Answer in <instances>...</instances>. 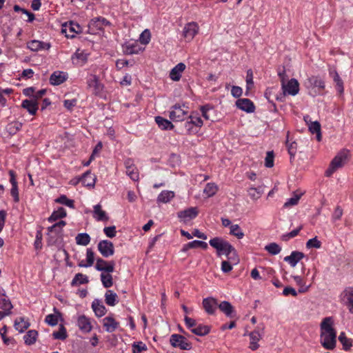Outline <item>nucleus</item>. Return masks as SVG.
Listing matches in <instances>:
<instances>
[{"label":"nucleus","mask_w":353,"mask_h":353,"mask_svg":"<svg viewBox=\"0 0 353 353\" xmlns=\"http://www.w3.org/2000/svg\"><path fill=\"white\" fill-rule=\"evenodd\" d=\"M54 314H48L45 319V322L50 326L57 325L59 319H61V314L59 311L54 308Z\"/></svg>","instance_id":"nucleus-29"},{"label":"nucleus","mask_w":353,"mask_h":353,"mask_svg":"<svg viewBox=\"0 0 353 353\" xmlns=\"http://www.w3.org/2000/svg\"><path fill=\"white\" fill-rule=\"evenodd\" d=\"M210 332V327L201 324H196V326L192 330V332L198 336H205Z\"/></svg>","instance_id":"nucleus-47"},{"label":"nucleus","mask_w":353,"mask_h":353,"mask_svg":"<svg viewBox=\"0 0 353 353\" xmlns=\"http://www.w3.org/2000/svg\"><path fill=\"white\" fill-rule=\"evenodd\" d=\"M55 202L68 206L70 208H74V201L68 199L65 195H61L59 198L55 199Z\"/></svg>","instance_id":"nucleus-51"},{"label":"nucleus","mask_w":353,"mask_h":353,"mask_svg":"<svg viewBox=\"0 0 353 353\" xmlns=\"http://www.w3.org/2000/svg\"><path fill=\"white\" fill-rule=\"evenodd\" d=\"M67 215L66 211L63 208H59L54 210L52 214L48 217V221L50 223L54 222L59 219L65 217Z\"/></svg>","instance_id":"nucleus-37"},{"label":"nucleus","mask_w":353,"mask_h":353,"mask_svg":"<svg viewBox=\"0 0 353 353\" xmlns=\"http://www.w3.org/2000/svg\"><path fill=\"white\" fill-rule=\"evenodd\" d=\"M265 326L263 324L257 325L256 328L249 333L250 348L252 350H256L259 347V341L262 338L264 333Z\"/></svg>","instance_id":"nucleus-7"},{"label":"nucleus","mask_w":353,"mask_h":353,"mask_svg":"<svg viewBox=\"0 0 353 353\" xmlns=\"http://www.w3.org/2000/svg\"><path fill=\"white\" fill-rule=\"evenodd\" d=\"M236 105L239 109L248 113H252L254 112L255 110L253 102L249 99H239L236 101Z\"/></svg>","instance_id":"nucleus-21"},{"label":"nucleus","mask_w":353,"mask_h":353,"mask_svg":"<svg viewBox=\"0 0 353 353\" xmlns=\"http://www.w3.org/2000/svg\"><path fill=\"white\" fill-rule=\"evenodd\" d=\"M185 68L186 66L183 63H179L170 70V78L174 81H179Z\"/></svg>","instance_id":"nucleus-25"},{"label":"nucleus","mask_w":353,"mask_h":353,"mask_svg":"<svg viewBox=\"0 0 353 353\" xmlns=\"http://www.w3.org/2000/svg\"><path fill=\"white\" fill-rule=\"evenodd\" d=\"M305 256L301 252L293 251L290 255L284 258V261L288 262L292 267H295L296 264Z\"/></svg>","instance_id":"nucleus-26"},{"label":"nucleus","mask_w":353,"mask_h":353,"mask_svg":"<svg viewBox=\"0 0 353 353\" xmlns=\"http://www.w3.org/2000/svg\"><path fill=\"white\" fill-rule=\"evenodd\" d=\"M102 324L105 332L110 333L116 331L119 327V323L111 316L103 318Z\"/></svg>","instance_id":"nucleus-19"},{"label":"nucleus","mask_w":353,"mask_h":353,"mask_svg":"<svg viewBox=\"0 0 353 353\" xmlns=\"http://www.w3.org/2000/svg\"><path fill=\"white\" fill-rule=\"evenodd\" d=\"M301 194H294L291 198L287 199V201L283 205V207L285 208H288L297 205L301 199Z\"/></svg>","instance_id":"nucleus-52"},{"label":"nucleus","mask_w":353,"mask_h":353,"mask_svg":"<svg viewBox=\"0 0 353 353\" xmlns=\"http://www.w3.org/2000/svg\"><path fill=\"white\" fill-rule=\"evenodd\" d=\"M170 343L172 347L181 350H189L192 348V343L185 336L177 334L170 336Z\"/></svg>","instance_id":"nucleus-8"},{"label":"nucleus","mask_w":353,"mask_h":353,"mask_svg":"<svg viewBox=\"0 0 353 353\" xmlns=\"http://www.w3.org/2000/svg\"><path fill=\"white\" fill-rule=\"evenodd\" d=\"M197 215L198 210L196 208L193 207L180 211L177 214L180 221L184 223H186L194 219Z\"/></svg>","instance_id":"nucleus-16"},{"label":"nucleus","mask_w":353,"mask_h":353,"mask_svg":"<svg viewBox=\"0 0 353 353\" xmlns=\"http://www.w3.org/2000/svg\"><path fill=\"white\" fill-rule=\"evenodd\" d=\"M333 81L336 83V90L340 94H342L344 92L343 88V82L339 75H335V77H332Z\"/></svg>","instance_id":"nucleus-59"},{"label":"nucleus","mask_w":353,"mask_h":353,"mask_svg":"<svg viewBox=\"0 0 353 353\" xmlns=\"http://www.w3.org/2000/svg\"><path fill=\"white\" fill-rule=\"evenodd\" d=\"M13 306L6 294L5 290L0 288V309L5 312H8V314H11V310Z\"/></svg>","instance_id":"nucleus-23"},{"label":"nucleus","mask_w":353,"mask_h":353,"mask_svg":"<svg viewBox=\"0 0 353 353\" xmlns=\"http://www.w3.org/2000/svg\"><path fill=\"white\" fill-rule=\"evenodd\" d=\"M350 158V152L347 149L340 150L332 160L329 168L326 170V176H331L338 169L343 168L347 163Z\"/></svg>","instance_id":"nucleus-3"},{"label":"nucleus","mask_w":353,"mask_h":353,"mask_svg":"<svg viewBox=\"0 0 353 353\" xmlns=\"http://www.w3.org/2000/svg\"><path fill=\"white\" fill-rule=\"evenodd\" d=\"M37 336H38V332L34 330H29L23 336V340L26 345H31L36 342Z\"/></svg>","instance_id":"nucleus-40"},{"label":"nucleus","mask_w":353,"mask_h":353,"mask_svg":"<svg viewBox=\"0 0 353 353\" xmlns=\"http://www.w3.org/2000/svg\"><path fill=\"white\" fill-rule=\"evenodd\" d=\"M263 193V189L262 186L257 188L250 187L248 190V194L250 199L253 201L258 200Z\"/></svg>","instance_id":"nucleus-36"},{"label":"nucleus","mask_w":353,"mask_h":353,"mask_svg":"<svg viewBox=\"0 0 353 353\" xmlns=\"http://www.w3.org/2000/svg\"><path fill=\"white\" fill-rule=\"evenodd\" d=\"M199 32V26L195 22L187 23L183 30V36L187 41H192Z\"/></svg>","instance_id":"nucleus-15"},{"label":"nucleus","mask_w":353,"mask_h":353,"mask_svg":"<svg viewBox=\"0 0 353 353\" xmlns=\"http://www.w3.org/2000/svg\"><path fill=\"white\" fill-rule=\"evenodd\" d=\"M89 53L85 50L77 49L72 55L71 60L74 65L83 66L88 61Z\"/></svg>","instance_id":"nucleus-17"},{"label":"nucleus","mask_w":353,"mask_h":353,"mask_svg":"<svg viewBox=\"0 0 353 353\" xmlns=\"http://www.w3.org/2000/svg\"><path fill=\"white\" fill-rule=\"evenodd\" d=\"M218 190L217 185L214 183H208L205 185L203 193L207 195L208 197L214 196Z\"/></svg>","instance_id":"nucleus-49"},{"label":"nucleus","mask_w":353,"mask_h":353,"mask_svg":"<svg viewBox=\"0 0 353 353\" xmlns=\"http://www.w3.org/2000/svg\"><path fill=\"white\" fill-rule=\"evenodd\" d=\"M175 196V193L171 190H163L158 195L157 202L158 203H167L170 202Z\"/></svg>","instance_id":"nucleus-28"},{"label":"nucleus","mask_w":353,"mask_h":353,"mask_svg":"<svg viewBox=\"0 0 353 353\" xmlns=\"http://www.w3.org/2000/svg\"><path fill=\"white\" fill-rule=\"evenodd\" d=\"M14 326L19 332H23L29 327L30 323L28 321L21 317L15 320Z\"/></svg>","instance_id":"nucleus-43"},{"label":"nucleus","mask_w":353,"mask_h":353,"mask_svg":"<svg viewBox=\"0 0 353 353\" xmlns=\"http://www.w3.org/2000/svg\"><path fill=\"white\" fill-rule=\"evenodd\" d=\"M308 128L310 132L316 134V138L318 141L321 140V125L318 121H310L308 124Z\"/></svg>","instance_id":"nucleus-35"},{"label":"nucleus","mask_w":353,"mask_h":353,"mask_svg":"<svg viewBox=\"0 0 353 353\" xmlns=\"http://www.w3.org/2000/svg\"><path fill=\"white\" fill-rule=\"evenodd\" d=\"M155 121L158 126L163 130H172L174 128V125L171 123V121L163 118L162 117H156Z\"/></svg>","instance_id":"nucleus-31"},{"label":"nucleus","mask_w":353,"mask_h":353,"mask_svg":"<svg viewBox=\"0 0 353 353\" xmlns=\"http://www.w3.org/2000/svg\"><path fill=\"white\" fill-rule=\"evenodd\" d=\"M188 114V107L184 104L177 103L170 108L169 117L174 122L183 121Z\"/></svg>","instance_id":"nucleus-6"},{"label":"nucleus","mask_w":353,"mask_h":353,"mask_svg":"<svg viewBox=\"0 0 353 353\" xmlns=\"http://www.w3.org/2000/svg\"><path fill=\"white\" fill-rule=\"evenodd\" d=\"M203 121L197 114H191L184 124L185 130L189 134L197 133L203 125Z\"/></svg>","instance_id":"nucleus-5"},{"label":"nucleus","mask_w":353,"mask_h":353,"mask_svg":"<svg viewBox=\"0 0 353 353\" xmlns=\"http://www.w3.org/2000/svg\"><path fill=\"white\" fill-rule=\"evenodd\" d=\"M49 43L43 42L39 40H32L27 43V48L32 51L37 52L39 50H48L50 48Z\"/></svg>","instance_id":"nucleus-22"},{"label":"nucleus","mask_w":353,"mask_h":353,"mask_svg":"<svg viewBox=\"0 0 353 353\" xmlns=\"http://www.w3.org/2000/svg\"><path fill=\"white\" fill-rule=\"evenodd\" d=\"M21 107L26 109L31 115H34L38 109V102L33 99H25L21 103Z\"/></svg>","instance_id":"nucleus-27"},{"label":"nucleus","mask_w":353,"mask_h":353,"mask_svg":"<svg viewBox=\"0 0 353 353\" xmlns=\"http://www.w3.org/2000/svg\"><path fill=\"white\" fill-rule=\"evenodd\" d=\"M101 281L103 285L106 288H110L113 285L112 276L110 273H101Z\"/></svg>","instance_id":"nucleus-54"},{"label":"nucleus","mask_w":353,"mask_h":353,"mask_svg":"<svg viewBox=\"0 0 353 353\" xmlns=\"http://www.w3.org/2000/svg\"><path fill=\"white\" fill-rule=\"evenodd\" d=\"M93 217L97 221H107L108 219V216L105 212L101 209V205L100 204H97L94 206Z\"/></svg>","instance_id":"nucleus-32"},{"label":"nucleus","mask_w":353,"mask_h":353,"mask_svg":"<svg viewBox=\"0 0 353 353\" xmlns=\"http://www.w3.org/2000/svg\"><path fill=\"white\" fill-rule=\"evenodd\" d=\"M66 225L65 221H59L52 226L48 228V234L54 233L59 235L62 233L63 227Z\"/></svg>","instance_id":"nucleus-41"},{"label":"nucleus","mask_w":353,"mask_h":353,"mask_svg":"<svg viewBox=\"0 0 353 353\" xmlns=\"http://www.w3.org/2000/svg\"><path fill=\"white\" fill-rule=\"evenodd\" d=\"M301 229H302V226L301 225L298 228L293 230L290 232L283 234L281 236V239L283 241H286L290 239L295 237L296 236L298 235L299 232L301 231Z\"/></svg>","instance_id":"nucleus-62"},{"label":"nucleus","mask_w":353,"mask_h":353,"mask_svg":"<svg viewBox=\"0 0 353 353\" xmlns=\"http://www.w3.org/2000/svg\"><path fill=\"white\" fill-rule=\"evenodd\" d=\"M126 174L133 181H137L139 179L138 170L135 166L128 168L125 171Z\"/></svg>","instance_id":"nucleus-60"},{"label":"nucleus","mask_w":353,"mask_h":353,"mask_svg":"<svg viewBox=\"0 0 353 353\" xmlns=\"http://www.w3.org/2000/svg\"><path fill=\"white\" fill-rule=\"evenodd\" d=\"M81 26L73 21H69L62 25L61 32L65 34L68 38H73L75 34L81 32Z\"/></svg>","instance_id":"nucleus-10"},{"label":"nucleus","mask_w":353,"mask_h":353,"mask_svg":"<svg viewBox=\"0 0 353 353\" xmlns=\"http://www.w3.org/2000/svg\"><path fill=\"white\" fill-rule=\"evenodd\" d=\"M321 243L318 240L317 237L309 239L306 243L307 248H320Z\"/></svg>","instance_id":"nucleus-63"},{"label":"nucleus","mask_w":353,"mask_h":353,"mask_svg":"<svg viewBox=\"0 0 353 353\" xmlns=\"http://www.w3.org/2000/svg\"><path fill=\"white\" fill-rule=\"evenodd\" d=\"M145 48L137 41H130L123 45V52L126 54H137L143 52Z\"/></svg>","instance_id":"nucleus-11"},{"label":"nucleus","mask_w":353,"mask_h":353,"mask_svg":"<svg viewBox=\"0 0 353 353\" xmlns=\"http://www.w3.org/2000/svg\"><path fill=\"white\" fill-rule=\"evenodd\" d=\"M339 340L343 345V347L345 350H349L352 346V340L348 339L343 332L340 334Z\"/></svg>","instance_id":"nucleus-50"},{"label":"nucleus","mask_w":353,"mask_h":353,"mask_svg":"<svg viewBox=\"0 0 353 353\" xmlns=\"http://www.w3.org/2000/svg\"><path fill=\"white\" fill-rule=\"evenodd\" d=\"M151 39V34L148 29L144 30L139 36V42L143 45H147Z\"/></svg>","instance_id":"nucleus-56"},{"label":"nucleus","mask_w":353,"mask_h":353,"mask_svg":"<svg viewBox=\"0 0 353 353\" xmlns=\"http://www.w3.org/2000/svg\"><path fill=\"white\" fill-rule=\"evenodd\" d=\"M210 245L216 249L219 256L225 255L229 261L236 264L239 262V258L234 248L228 241L221 237H215L209 241Z\"/></svg>","instance_id":"nucleus-2"},{"label":"nucleus","mask_w":353,"mask_h":353,"mask_svg":"<svg viewBox=\"0 0 353 353\" xmlns=\"http://www.w3.org/2000/svg\"><path fill=\"white\" fill-rule=\"evenodd\" d=\"M68 78L67 72L63 71H54L50 77V83L53 85H59L64 83Z\"/></svg>","instance_id":"nucleus-20"},{"label":"nucleus","mask_w":353,"mask_h":353,"mask_svg":"<svg viewBox=\"0 0 353 353\" xmlns=\"http://www.w3.org/2000/svg\"><path fill=\"white\" fill-rule=\"evenodd\" d=\"M81 181L83 185L93 188L95 184L96 177L90 171H87L83 174Z\"/></svg>","instance_id":"nucleus-30"},{"label":"nucleus","mask_w":353,"mask_h":353,"mask_svg":"<svg viewBox=\"0 0 353 353\" xmlns=\"http://www.w3.org/2000/svg\"><path fill=\"white\" fill-rule=\"evenodd\" d=\"M320 343L326 350H333L336 345V332L332 316L324 318L320 324Z\"/></svg>","instance_id":"nucleus-1"},{"label":"nucleus","mask_w":353,"mask_h":353,"mask_svg":"<svg viewBox=\"0 0 353 353\" xmlns=\"http://www.w3.org/2000/svg\"><path fill=\"white\" fill-rule=\"evenodd\" d=\"M309 83L313 88H317L320 92L325 88V81L319 77H312L309 79Z\"/></svg>","instance_id":"nucleus-39"},{"label":"nucleus","mask_w":353,"mask_h":353,"mask_svg":"<svg viewBox=\"0 0 353 353\" xmlns=\"http://www.w3.org/2000/svg\"><path fill=\"white\" fill-rule=\"evenodd\" d=\"M274 152L273 151H269L266 154L265 159V165L267 168H272L274 166Z\"/></svg>","instance_id":"nucleus-64"},{"label":"nucleus","mask_w":353,"mask_h":353,"mask_svg":"<svg viewBox=\"0 0 353 353\" xmlns=\"http://www.w3.org/2000/svg\"><path fill=\"white\" fill-rule=\"evenodd\" d=\"M95 269L99 272L111 273L114 270V262L107 261L101 258L97 259Z\"/></svg>","instance_id":"nucleus-18"},{"label":"nucleus","mask_w":353,"mask_h":353,"mask_svg":"<svg viewBox=\"0 0 353 353\" xmlns=\"http://www.w3.org/2000/svg\"><path fill=\"white\" fill-rule=\"evenodd\" d=\"M94 262V253L91 249H88L86 251V263L81 261L79 264L80 267L88 268L91 267Z\"/></svg>","instance_id":"nucleus-42"},{"label":"nucleus","mask_w":353,"mask_h":353,"mask_svg":"<svg viewBox=\"0 0 353 353\" xmlns=\"http://www.w3.org/2000/svg\"><path fill=\"white\" fill-rule=\"evenodd\" d=\"M147 350L146 345L142 341L134 342L132 345V353H141Z\"/></svg>","instance_id":"nucleus-55"},{"label":"nucleus","mask_w":353,"mask_h":353,"mask_svg":"<svg viewBox=\"0 0 353 353\" xmlns=\"http://www.w3.org/2000/svg\"><path fill=\"white\" fill-rule=\"evenodd\" d=\"M218 307L227 316L231 317L234 312V307L230 303L223 301L218 304Z\"/></svg>","instance_id":"nucleus-38"},{"label":"nucleus","mask_w":353,"mask_h":353,"mask_svg":"<svg viewBox=\"0 0 353 353\" xmlns=\"http://www.w3.org/2000/svg\"><path fill=\"white\" fill-rule=\"evenodd\" d=\"M97 248L101 255L105 258L112 256L114 253V245L108 240L100 241Z\"/></svg>","instance_id":"nucleus-12"},{"label":"nucleus","mask_w":353,"mask_h":353,"mask_svg":"<svg viewBox=\"0 0 353 353\" xmlns=\"http://www.w3.org/2000/svg\"><path fill=\"white\" fill-rule=\"evenodd\" d=\"M92 307L95 315L98 317L103 316L106 312L105 307L99 300H94L92 302Z\"/></svg>","instance_id":"nucleus-33"},{"label":"nucleus","mask_w":353,"mask_h":353,"mask_svg":"<svg viewBox=\"0 0 353 353\" xmlns=\"http://www.w3.org/2000/svg\"><path fill=\"white\" fill-rule=\"evenodd\" d=\"M88 281H89L87 276L81 273H78L74 276V277L72 280L71 285L72 286H77L81 284L87 283H88Z\"/></svg>","instance_id":"nucleus-46"},{"label":"nucleus","mask_w":353,"mask_h":353,"mask_svg":"<svg viewBox=\"0 0 353 353\" xmlns=\"http://www.w3.org/2000/svg\"><path fill=\"white\" fill-rule=\"evenodd\" d=\"M246 95H248V92L250 90H251L254 86V81H253V72L252 70H248L247 71L246 74Z\"/></svg>","instance_id":"nucleus-57"},{"label":"nucleus","mask_w":353,"mask_h":353,"mask_svg":"<svg viewBox=\"0 0 353 353\" xmlns=\"http://www.w3.org/2000/svg\"><path fill=\"white\" fill-rule=\"evenodd\" d=\"M75 240L77 245L86 246L90 242V236L87 233H79L77 235Z\"/></svg>","instance_id":"nucleus-44"},{"label":"nucleus","mask_w":353,"mask_h":353,"mask_svg":"<svg viewBox=\"0 0 353 353\" xmlns=\"http://www.w3.org/2000/svg\"><path fill=\"white\" fill-rule=\"evenodd\" d=\"M230 234L242 239L244 237V232L238 224H232L230 228Z\"/></svg>","instance_id":"nucleus-45"},{"label":"nucleus","mask_w":353,"mask_h":353,"mask_svg":"<svg viewBox=\"0 0 353 353\" xmlns=\"http://www.w3.org/2000/svg\"><path fill=\"white\" fill-rule=\"evenodd\" d=\"M294 281L300 287L299 292H305L308 290L309 286H306L303 279L300 276H293Z\"/></svg>","instance_id":"nucleus-58"},{"label":"nucleus","mask_w":353,"mask_h":353,"mask_svg":"<svg viewBox=\"0 0 353 353\" xmlns=\"http://www.w3.org/2000/svg\"><path fill=\"white\" fill-rule=\"evenodd\" d=\"M105 301L108 305L114 306L119 302L118 296L112 290H107L105 294Z\"/></svg>","instance_id":"nucleus-34"},{"label":"nucleus","mask_w":353,"mask_h":353,"mask_svg":"<svg viewBox=\"0 0 353 353\" xmlns=\"http://www.w3.org/2000/svg\"><path fill=\"white\" fill-rule=\"evenodd\" d=\"M77 325L81 332L88 334L92 330L90 319L83 314L77 317Z\"/></svg>","instance_id":"nucleus-14"},{"label":"nucleus","mask_w":353,"mask_h":353,"mask_svg":"<svg viewBox=\"0 0 353 353\" xmlns=\"http://www.w3.org/2000/svg\"><path fill=\"white\" fill-rule=\"evenodd\" d=\"M108 23V21L105 18L98 17V18H94V19H92L89 23V26L90 27L92 26H96L99 29H100L101 26L106 25Z\"/></svg>","instance_id":"nucleus-61"},{"label":"nucleus","mask_w":353,"mask_h":353,"mask_svg":"<svg viewBox=\"0 0 353 353\" xmlns=\"http://www.w3.org/2000/svg\"><path fill=\"white\" fill-rule=\"evenodd\" d=\"M340 300L349 312L353 314V287L345 288L340 294Z\"/></svg>","instance_id":"nucleus-9"},{"label":"nucleus","mask_w":353,"mask_h":353,"mask_svg":"<svg viewBox=\"0 0 353 353\" xmlns=\"http://www.w3.org/2000/svg\"><path fill=\"white\" fill-rule=\"evenodd\" d=\"M264 249L272 255H276L281 251V247L276 243H270L266 245Z\"/></svg>","instance_id":"nucleus-48"},{"label":"nucleus","mask_w":353,"mask_h":353,"mask_svg":"<svg viewBox=\"0 0 353 353\" xmlns=\"http://www.w3.org/2000/svg\"><path fill=\"white\" fill-rule=\"evenodd\" d=\"M203 306L208 314H213L218 306V302L214 298H205L203 300Z\"/></svg>","instance_id":"nucleus-24"},{"label":"nucleus","mask_w":353,"mask_h":353,"mask_svg":"<svg viewBox=\"0 0 353 353\" xmlns=\"http://www.w3.org/2000/svg\"><path fill=\"white\" fill-rule=\"evenodd\" d=\"M279 75L281 78V88L284 95H296L299 92V83L298 81L295 79H291L286 81L284 72H279Z\"/></svg>","instance_id":"nucleus-4"},{"label":"nucleus","mask_w":353,"mask_h":353,"mask_svg":"<svg viewBox=\"0 0 353 353\" xmlns=\"http://www.w3.org/2000/svg\"><path fill=\"white\" fill-rule=\"evenodd\" d=\"M53 338L55 339L64 340L67 338L68 334L66 329L63 325L59 326V329L57 332L52 333Z\"/></svg>","instance_id":"nucleus-53"},{"label":"nucleus","mask_w":353,"mask_h":353,"mask_svg":"<svg viewBox=\"0 0 353 353\" xmlns=\"http://www.w3.org/2000/svg\"><path fill=\"white\" fill-rule=\"evenodd\" d=\"M87 85L92 88L95 94H99L103 89V85L100 83L99 77L93 74H89L86 78Z\"/></svg>","instance_id":"nucleus-13"}]
</instances>
